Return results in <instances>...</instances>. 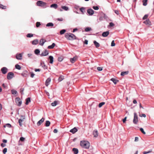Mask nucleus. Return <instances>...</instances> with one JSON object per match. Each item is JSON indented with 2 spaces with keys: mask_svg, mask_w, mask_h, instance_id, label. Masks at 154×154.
Returning a JSON list of instances; mask_svg holds the SVG:
<instances>
[{
  "mask_svg": "<svg viewBox=\"0 0 154 154\" xmlns=\"http://www.w3.org/2000/svg\"><path fill=\"white\" fill-rule=\"evenodd\" d=\"M40 53V51L38 49H35V53L36 54H38Z\"/></svg>",
  "mask_w": 154,
  "mask_h": 154,
  "instance_id": "nucleus-41",
  "label": "nucleus"
},
{
  "mask_svg": "<svg viewBox=\"0 0 154 154\" xmlns=\"http://www.w3.org/2000/svg\"><path fill=\"white\" fill-rule=\"evenodd\" d=\"M15 100L16 104L18 106H20L22 104V101L19 98H16L15 99Z\"/></svg>",
  "mask_w": 154,
  "mask_h": 154,
  "instance_id": "nucleus-5",
  "label": "nucleus"
},
{
  "mask_svg": "<svg viewBox=\"0 0 154 154\" xmlns=\"http://www.w3.org/2000/svg\"><path fill=\"white\" fill-rule=\"evenodd\" d=\"M35 74L33 73H31V75H30V76L32 78H33L34 76L35 75Z\"/></svg>",
  "mask_w": 154,
  "mask_h": 154,
  "instance_id": "nucleus-59",
  "label": "nucleus"
},
{
  "mask_svg": "<svg viewBox=\"0 0 154 154\" xmlns=\"http://www.w3.org/2000/svg\"><path fill=\"white\" fill-rule=\"evenodd\" d=\"M14 76V74L12 72H9L7 75V79L8 80L11 79Z\"/></svg>",
  "mask_w": 154,
  "mask_h": 154,
  "instance_id": "nucleus-6",
  "label": "nucleus"
},
{
  "mask_svg": "<svg viewBox=\"0 0 154 154\" xmlns=\"http://www.w3.org/2000/svg\"><path fill=\"white\" fill-rule=\"evenodd\" d=\"M66 32V30L65 29H62L60 31V35H63Z\"/></svg>",
  "mask_w": 154,
  "mask_h": 154,
  "instance_id": "nucleus-36",
  "label": "nucleus"
},
{
  "mask_svg": "<svg viewBox=\"0 0 154 154\" xmlns=\"http://www.w3.org/2000/svg\"><path fill=\"white\" fill-rule=\"evenodd\" d=\"M29 103V97H28L26 99V105H27Z\"/></svg>",
  "mask_w": 154,
  "mask_h": 154,
  "instance_id": "nucleus-54",
  "label": "nucleus"
},
{
  "mask_svg": "<svg viewBox=\"0 0 154 154\" xmlns=\"http://www.w3.org/2000/svg\"><path fill=\"white\" fill-rule=\"evenodd\" d=\"M143 23L147 26H149L151 24V22L149 21V20H146L143 21Z\"/></svg>",
  "mask_w": 154,
  "mask_h": 154,
  "instance_id": "nucleus-9",
  "label": "nucleus"
},
{
  "mask_svg": "<svg viewBox=\"0 0 154 154\" xmlns=\"http://www.w3.org/2000/svg\"><path fill=\"white\" fill-rule=\"evenodd\" d=\"M91 30V27H88L85 28V31L86 32H88Z\"/></svg>",
  "mask_w": 154,
  "mask_h": 154,
  "instance_id": "nucleus-40",
  "label": "nucleus"
},
{
  "mask_svg": "<svg viewBox=\"0 0 154 154\" xmlns=\"http://www.w3.org/2000/svg\"><path fill=\"white\" fill-rule=\"evenodd\" d=\"M94 45H95V47L97 48H98L100 46V44L97 42L96 41H94Z\"/></svg>",
  "mask_w": 154,
  "mask_h": 154,
  "instance_id": "nucleus-24",
  "label": "nucleus"
},
{
  "mask_svg": "<svg viewBox=\"0 0 154 154\" xmlns=\"http://www.w3.org/2000/svg\"><path fill=\"white\" fill-rule=\"evenodd\" d=\"M148 0H143L142 2H143V5L144 6H146L147 5V2Z\"/></svg>",
  "mask_w": 154,
  "mask_h": 154,
  "instance_id": "nucleus-30",
  "label": "nucleus"
},
{
  "mask_svg": "<svg viewBox=\"0 0 154 154\" xmlns=\"http://www.w3.org/2000/svg\"><path fill=\"white\" fill-rule=\"evenodd\" d=\"M18 122H19V124L20 125V126H22V120H21V119H19V121H18Z\"/></svg>",
  "mask_w": 154,
  "mask_h": 154,
  "instance_id": "nucleus-49",
  "label": "nucleus"
},
{
  "mask_svg": "<svg viewBox=\"0 0 154 154\" xmlns=\"http://www.w3.org/2000/svg\"><path fill=\"white\" fill-rule=\"evenodd\" d=\"M72 151L75 154H77L78 153L79 151L77 149L73 148Z\"/></svg>",
  "mask_w": 154,
  "mask_h": 154,
  "instance_id": "nucleus-27",
  "label": "nucleus"
},
{
  "mask_svg": "<svg viewBox=\"0 0 154 154\" xmlns=\"http://www.w3.org/2000/svg\"><path fill=\"white\" fill-rule=\"evenodd\" d=\"M77 59V57L76 56L72 58H71L70 59V62L72 63H73L75 62Z\"/></svg>",
  "mask_w": 154,
  "mask_h": 154,
  "instance_id": "nucleus-14",
  "label": "nucleus"
},
{
  "mask_svg": "<svg viewBox=\"0 0 154 154\" xmlns=\"http://www.w3.org/2000/svg\"><path fill=\"white\" fill-rule=\"evenodd\" d=\"M138 122V117L137 114L136 112L134 113V118L133 122L134 124H137Z\"/></svg>",
  "mask_w": 154,
  "mask_h": 154,
  "instance_id": "nucleus-4",
  "label": "nucleus"
},
{
  "mask_svg": "<svg viewBox=\"0 0 154 154\" xmlns=\"http://www.w3.org/2000/svg\"><path fill=\"white\" fill-rule=\"evenodd\" d=\"M151 152V151H148V152L144 151L143 152V154H146L148 153H150Z\"/></svg>",
  "mask_w": 154,
  "mask_h": 154,
  "instance_id": "nucleus-56",
  "label": "nucleus"
},
{
  "mask_svg": "<svg viewBox=\"0 0 154 154\" xmlns=\"http://www.w3.org/2000/svg\"><path fill=\"white\" fill-rule=\"evenodd\" d=\"M88 41L87 40H85L84 43L85 44H88Z\"/></svg>",
  "mask_w": 154,
  "mask_h": 154,
  "instance_id": "nucleus-60",
  "label": "nucleus"
},
{
  "mask_svg": "<svg viewBox=\"0 0 154 154\" xmlns=\"http://www.w3.org/2000/svg\"><path fill=\"white\" fill-rule=\"evenodd\" d=\"M63 58L62 57H60L58 58V60L59 61L61 62L62 61Z\"/></svg>",
  "mask_w": 154,
  "mask_h": 154,
  "instance_id": "nucleus-42",
  "label": "nucleus"
},
{
  "mask_svg": "<svg viewBox=\"0 0 154 154\" xmlns=\"http://www.w3.org/2000/svg\"><path fill=\"white\" fill-rule=\"evenodd\" d=\"M15 67L16 69H17L18 70H20L21 68V66H20L18 65V64H17L15 65Z\"/></svg>",
  "mask_w": 154,
  "mask_h": 154,
  "instance_id": "nucleus-32",
  "label": "nucleus"
},
{
  "mask_svg": "<svg viewBox=\"0 0 154 154\" xmlns=\"http://www.w3.org/2000/svg\"><path fill=\"white\" fill-rule=\"evenodd\" d=\"M49 59L50 60V63L51 64L53 63L54 59L53 57L51 56H50L49 57Z\"/></svg>",
  "mask_w": 154,
  "mask_h": 154,
  "instance_id": "nucleus-23",
  "label": "nucleus"
},
{
  "mask_svg": "<svg viewBox=\"0 0 154 154\" xmlns=\"http://www.w3.org/2000/svg\"><path fill=\"white\" fill-rule=\"evenodd\" d=\"M115 45H116L114 43V40L112 41L111 42V46H115Z\"/></svg>",
  "mask_w": 154,
  "mask_h": 154,
  "instance_id": "nucleus-48",
  "label": "nucleus"
},
{
  "mask_svg": "<svg viewBox=\"0 0 154 154\" xmlns=\"http://www.w3.org/2000/svg\"><path fill=\"white\" fill-rule=\"evenodd\" d=\"M108 18L107 16L104 14H101L100 19H106Z\"/></svg>",
  "mask_w": 154,
  "mask_h": 154,
  "instance_id": "nucleus-12",
  "label": "nucleus"
},
{
  "mask_svg": "<svg viewBox=\"0 0 154 154\" xmlns=\"http://www.w3.org/2000/svg\"><path fill=\"white\" fill-rule=\"evenodd\" d=\"M148 16V14H146L145 15V16L143 17V19H146L147 18Z\"/></svg>",
  "mask_w": 154,
  "mask_h": 154,
  "instance_id": "nucleus-51",
  "label": "nucleus"
},
{
  "mask_svg": "<svg viewBox=\"0 0 154 154\" xmlns=\"http://www.w3.org/2000/svg\"><path fill=\"white\" fill-rule=\"evenodd\" d=\"M114 26V24L112 22H111L109 23V26L110 27L113 26Z\"/></svg>",
  "mask_w": 154,
  "mask_h": 154,
  "instance_id": "nucleus-58",
  "label": "nucleus"
},
{
  "mask_svg": "<svg viewBox=\"0 0 154 154\" xmlns=\"http://www.w3.org/2000/svg\"><path fill=\"white\" fill-rule=\"evenodd\" d=\"M6 146V145L5 144H4L3 143H2L1 144V146H2V147H5V146Z\"/></svg>",
  "mask_w": 154,
  "mask_h": 154,
  "instance_id": "nucleus-61",
  "label": "nucleus"
},
{
  "mask_svg": "<svg viewBox=\"0 0 154 154\" xmlns=\"http://www.w3.org/2000/svg\"><path fill=\"white\" fill-rule=\"evenodd\" d=\"M40 25V23L39 22H37L36 23V26L37 27H38Z\"/></svg>",
  "mask_w": 154,
  "mask_h": 154,
  "instance_id": "nucleus-55",
  "label": "nucleus"
},
{
  "mask_svg": "<svg viewBox=\"0 0 154 154\" xmlns=\"http://www.w3.org/2000/svg\"><path fill=\"white\" fill-rule=\"evenodd\" d=\"M129 73L128 71H124L121 72V75L122 76H123L125 75H127Z\"/></svg>",
  "mask_w": 154,
  "mask_h": 154,
  "instance_id": "nucleus-22",
  "label": "nucleus"
},
{
  "mask_svg": "<svg viewBox=\"0 0 154 154\" xmlns=\"http://www.w3.org/2000/svg\"><path fill=\"white\" fill-rule=\"evenodd\" d=\"M111 80L115 84H116L117 82H118L119 81L118 80H117L116 79L114 78H112L111 79Z\"/></svg>",
  "mask_w": 154,
  "mask_h": 154,
  "instance_id": "nucleus-25",
  "label": "nucleus"
},
{
  "mask_svg": "<svg viewBox=\"0 0 154 154\" xmlns=\"http://www.w3.org/2000/svg\"><path fill=\"white\" fill-rule=\"evenodd\" d=\"M55 44L54 43H53L51 45L49 46L48 47V49H53L55 46Z\"/></svg>",
  "mask_w": 154,
  "mask_h": 154,
  "instance_id": "nucleus-28",
  "label": "nucleus"
},
{
  "mask_svg": "<svg viewBox=\"0 0 154 154\" xmlns=\"http://www.w3.org/2000/svg\"><path fill=\"white\" fill-rule=\"evenodd\" d=\"M46 42V40L44 39H41L39 42V44L43 46L45 42Z\"/></svg>",
  "mask_w": 154,
  "mask_h": 154,
  "instance_id": "nucleus-15",
  "label": "nucleus"
},
{
  "mask_svg": "<svg viewBox=\"0 0 154 154\" xmlns=\"http://www.w3.org/2000/svg\"><path fill=\"white\" fill-rule=\"evenodd\" d=\"M7 149L6 148H5L3 150V152L4 154H5V153L7 152Z\"/></svg>",
  "mask_w": 154,
  "mask_h": 154,
  "instance_id": "nucleus-47",
  "label": "nucleus"
},
{
  "mask_svg": "<svg viewBox=\"0 0 154 154\" xmlns=\"http://www.w3.org/2000/svg\"><path fill=\"white\" fill-rule=\"evenodd\" d=\"M24 89L23 88H21L20 89V92L22 94H23V91Z\"/></svg>",
  "mask_w": 154,
  "mask_h": 154,
  "instance_id": "nucleus-62",
  "label": "nucleus"
},
{
  "mask_svg": "<svg viewBox=\"0 0 154 154\" xmlns=\"http://www.w3.org/2000/svg\"><path fill=\"white\" fill-rule=\"evenodd\" d=\"M105 103L104 102H102L100 103L98 105V106L99 108L101 107L103 105H104Z\"/></svg>",
  "mask_w": 154,
  "mask_h": 154,
  "instance_id": "nucleus-37",
  "label": "nucleus"
},
{
  "mask_svg": "<svg viewBox=\"0 0 154 154\" xmlns=\"http://www.w3.org/2000/svg\"><path fill=\"white\" fill-rule=\"evenodd\" d=\"M139 116L140 117H144V118L146 117V115L145 114H140L139 115Z\"/></svg>",
  "mask_w": 154,
  "mask_h": 154,
  "instance_id": "nucleus-52",
  "label": "nucleus"
},
{
  "mask_svg": "<svg viewBox=\"0 0 154 154\" xmlns=\"http://www.w3.org/2000/svg\"><path fill=\"white\" fill-rule=\"evenodd\" d=\"M1 70L3 74H5L7 72V69L6 67H4L1 69Z\"/></svg>",
  "mask_w": 154,
  "mask_h": 154,
  "instance_id": "nucleus-13",
  "label": "nucleus"
},
{
  "mask_svg": "<svg viewBox=\"0 0 154 154\" xmlns=\"http://www.w3.org/2000/svg\"><path fill=\"white\" fill-rule=\"evenodd\" d=\"M22 54H17L16 56V58L17 60H21L22 59Z\"/></svg>",
  "mask_w": 154,
  "mask_h": 154,
  "instance_id": "nucleus-8",
  "label": "nucleus"
},
{
  "mask_svg": "<svg viewBox=\"0 0 154 154\" xmlns=\"http://www.w3.org/2000/svg\"><path fill=\"white\" fill-rule=\"evenodd\" d=\"M38 43V41L37 39H35L32 42V44L33 45H36Z\"/></svg>",
  "mask_w": 154,
  "mask_h": 154,
  "instance_id": "nucleus-26",
  "label": "nucleus"
},
{
  "mask_svg": "<svg viewBox=\"0 0 154 154\" xmlns=\"http://www.w3.org/2000/svg\"><path fill=\"white\" fill-rule=\"evenodd\" d=\"M80 146L82 147L85 149H88L90 146V143L87 141H81L80 143Z\"/></svg>",
  "mask_w": 154,
  "mask_h": 154,
  "instance_id": "nucleus-2",
  "label": "nucleus"
},
{
  "mask_svg": "<svg viewBox=\"0 0 154 154\" xmlns=\"http://www.w3.org/2000/svg\"><path fill=\"white\" fill-rule=\"evenodd\" d=\"M41 66L45 69H47V67L46 65L44 64V63L43 62H41Z\"/></svg>",
  "mask_w": 154,
  "mask_h": 154,
  "instance_id": "nucleus-29",
  "label": "nucleus"
},
{
  "mask_svg": "<svg viewBox=\"0 0 154 154\" xmlns=\"http://www.w3.org/2000/svg\"><path fill=\"white\" fill-rule=\"evenodd\" d=\"M58 5L57 4H54L51 5L50 6V7L51 8H54L55 9L57 8Z\"/></svg>",
  "mask_w": 154,
  "mask_h": 154,
  "instance_id": "nucleus-21",
  "label": "nucleus"
},
{
  "mask_svg": "<svg viewBox=\"0 0 154 154\" xmlns=\"http://www.w3.org/2000/svg\"><path fill=\"white\" fill-rule=\"evenodd\" d=\"M61 8L65 11H67L68 10V8L66 6H62Z\"/></svg>",
  "mask_w": 154,
  "mask_h": 154,
  "instance_id": "nucleus-39",
  "label": "nucleus"
},
{
  "mask_svg": "<svg viewBox=\"0 0 154 154\" xmlns=\"http://www.w3.org/2000/svg\"><path fill=\"white\" fill-rule=\"evenodd\" d=\"M51 81V79L50 78H48L46 80L45 82V85L46 86H48L49 84L50 83Z\"/></svg>",
  "mask_w": 154,
  "mask_h": 154,
  "instance_id": "nucleus-16",
  "label": "nucleus"
},
{
  "mask_svg": "<svg viewBox=\"0 0 154 154\" xmlns=\"http://www.w3.org/2000/svg\"><path fill=\"white\" fill-rule=\"evenodd\" d=\"M57 101H55L53 102L52 103H51V105L52 106H56L57 105Z\"/></svg>",
  "mask_w": 154,
  "mask_h": 154,
  "instance_id": "nucleus-34",
  "label": "nucleus"
},
{
  "mask_svg": "<svg viewBox=\"0 0 154 154\" xmlns=\"http://www.w3.org/2000/svg\"><path fill=\"white\" fill-rule=\"evenodd\" d=\"M93 135L94 137H97L98 136V132L97 131H94L93 132Z\"/></svg>",
  "mask_w": 154,
  "mask_h": 154,
  "instance_id": "nucleus-20",
  "label": "nucleus"
},
{
  "mask_svg": "<svg viewBox=\"0 0 154 154\" xmlns=\"http://www.w3.org/2000/svg\"><path fill=\"white\" fill-rule=\"evenodd\" d=\"M50 122L49 121H47L45 123V126L46 127H48L50 126Z\"/></svg>",
  "mask_w": 154,
  "mask_h": 154,
  "instance_id": "nucleus-31",
  "label": "nucleus"
},
{
  "mask_svg": "<svg viewBox=\"0 0 154 154\" xmlns=\"http://www.w3.org/2000/svg\"><path fill=\"white\" fill-rule=\"evenodd\" d=\"M11 93L13 94H16L17 93V92L16 91L13 89L11 90Z\"/></svg>",
  "mask_w": 154,
  "mask_h": 154,
  "instance_id": "nucleus-38",
  "label": "nucleus"
},
{
  "mask_svg": "<svg viewBox=\"0 0 154 154\" xmlns=\"http://www.w3.org/2000/svg\"><path fill=\"white\" fill-rule=\"evenodd\" d=\"M36 5L38 6L45 8L46 7V3L41 1H38L36 2Z\"/></svg>",
  "mask_w": 154,
  "mask_h": 154,
  "instance_id": "nucleus-3",
  "label": "nucleus"
},
{
  "mask_svg": "<svg viewBox=\"0 0 154 154\" xmlns=\"http://www.w3.org/2000/svg\"><path fill=\"white\" fill-rule=\"evenodd\" d=\"M97 70L98 71H101L103 70V68L102 67H98L97 68Z\"/></svg>",
  "mask_w": 154,
  "mask_h": 154,
  "instance_id": "nucleus-53",
  "label": "nucleus"
},
{
  "mask_svg": "<svg viewBox=\"0 0 154 154\" xmlns=\"http://www.w3.org/2000/svg\"><path fill=\"white\" fill-rule=\"evenodd\" d=\"M138 140V138L137 137H135V141H137Z\"/></svg>",
  "mask_w": 154,
  "mask_h": 154,
  "instance_id": "nucleus-63",
  "label": "nucleus"
},
{
  "mask_svg": "<svg viewBox=\"0 0 154 154\" xmlns=\"http://www.w3.org/2000/svg\"><path fill=\"white\" fill-rule=\"evenodd\" d=\"M58 131H57V130L56 129H55L54 130V133H57V132Z\"/></svg>",
  "mask_w": 154,
  "mask_h": 154,
  "instance_id": "nucleus-64",
  "label": "nucleus"
},
{
  "mask_svg": "<svg viewBox=\"0 0 154 154\" xmlns=\"http://www.w3.org/2000/svg\"><path fill=\"white\" fill-rule=\"evenodd\" d=\"M65 36L68 40H72L76 39V36L73 34L71 33H66L65 34Z\"/></svg>",
  "mask_w": 154,
  "mask_h": 154,
  "instance_id": "nucleus-1",
  "label": "nucleus"
},
{
  "mask_svg": "<svg viewBox=\"0 0 154 154\" xmlns=\"http://www.w3.org/2000/svg\"><path fill=\"white\" fill-rule=\"evenodd\" d=\"M127 117H125L122 120V121H123V122L124 123H125L126 121V119H127Z\"/></svg>",
  "mask_w": 154,
  "mask_h": 154,
  "instance_id": "nucleus-57",
  "label": "nucleus"
},
{
  "mask_svg": "<svg viewBox=\"0 0 154 154\" xmlns=\"http://www.w3.org/2000/svg\"><path fill=\"white\" fill-rule=\"evenodd\" d=\"M109 31L104 32L102 34V36L104 37L107 36L109 34Z\"/></svg>",
  "mask_w": 154,
  "mask_h": 154,
  "instance_id": "nucleus-17",
  "label": "nucleus"
},
{
  "mask_svg": "<svg viewBox=\"0 0 154 154\" xmlns=\"http://www.w3.org/2000/svg\"><path fill=\"white\" fill-rule=\"evenodd\" d=\"M54 26V24L52 23H49L46 25L47 26Z\"/></svg>",
  "mask_w": 154,
  "mask_h": 154,
  "instance_id": "nucleus-33",
  "label": "nucleus"
},
{
  "mask_svg": "<svg viewBox=\"0 0 154 154\" xmlns=\"http://www.w3.org/2000/svg\"><path fill=\"white\" fill-rule=\"evenodd\" d=\"M45 120V119L42 118L40 120L38 121L37 123V125L39 126L44 122Z\"/></svg>",
  "mask_w": 154,
  "mask_h": 154,
  "instance_id": "nucleus-11",
  "label": "nucleus"
},
{
  "mask_svg": "<svg viewBox=\"0 0 154 154\" xmlns=\"http://www.w3.org/2000/svg\"><path fill=\"white\" fill-rule=\"evenodd\" d=\"M87 12L89 15H92L94 14V11L91 9H88L87 10Z\"/></svg>",
  "mask_w": 154,
  "mask_h": 154,
  "instance_id": "nucleus-7",
  "label": "nucleus"
},
{
  "mask_svg": "<svg viewBox=\"0 0 154 154\" xmlns=\"http://www.w3.org/2000/svg\"><path fill=\"white\" fill-rule=\"evenodd\" d=\"M140 130L142 132V133L143 134H146V132L144 131V130L143 128H140Z\"/></svg>",
  "mask_w": 154,
  "mask_h": 154,
  "instance_id": "nucleus-44",
  "label": "nucleus"
},
{
  "mask_svg": "<svg viewBox=\"0 0 154 154\" xmlns=\"http://www.w3.org/2000/svg\"><path fill=\"white\" fill-rule=\"evenodd\" d=\"M77 131V129L75 127L71 129L70 131V132L72 133L73 134H74V133H75Z\"/></svg>",
  "mask_w": 154,
  "mask_h": 154,
  "instance_id": "nucleus-19",
  "label": "nucleus"
},
{
  "mask_svg": "<svg viewBox=\"0 0 154 154\" xmlns=\"http://www.w3.org/2000/svg\"><path fill=\"white\" fill-rule=\"evenodd\" d=\"M86 8L85 7H82L80 8V10L83 14L86 12Z\"/></svg>",
  "mask_w": 154,
  "mask_h": 154,
  "instance_id": "nucleus-18",
  "label": "nucleus"
},
{
  "mask_svg": "<svg viewBox=\"0 0 154 154\" xmlns=\"http://www.w3.org/2000/svg\"><path fill=\"white\" fill-rule=\"evenodd\" d=\"M93 8L95 10H98L99 8L97 6H93Z\"/></svg>",
  "mask_w": 154,
  "mask_h": 154,
  "instance_id": "nucleus-46",
  "label": "nucleus"
},
{
  "mask_svg": "<svg viewBox=\"0 0 154 154\" xmlns=\"http://www.w3.org/2000/svg\"><path fill=\"white\" fill-rule=\"evenodd\" d=\"M49 54V52L47 50H45V51L42 52L41 54V56H45L48 55Z\"/></svg>",
  "mask_w": 154,
  "mask_h": 154,
  "instance_id": "nucleus-10",
  "label": "nucleus"
},
{
  "mask_svg": "<svg viewBox=\"0 0 154 154\" xmlns=\"http://www.w3.org/2000/svg\"><path fill=\"white\" fill-rule=\"evenodd\" d=\"M64 79V76L63 75L60 76L58 79V81L60 82Z\"/></svg>",
  "mask_w": 154,
  "mask_h": 154,
  "instance_id": "nucleus-35",
  "label": "nucleus"
},
{
  "mask_svg": "<svg viewBox=\"0 0 154 154\" xmlns=\"http://www.w3.org/2000/svg\"><path fill=\"white\" fill-rule=\"evenodd\" d=\"M0 8L2 9H5L6 8V6H4L2 4H0Z\"/></svg>",
  "mask_w": 154,
  "mask_h": 154,
  "instance_id": "nucleus-43",
  "label": "nucleus"
},
{
  "mask_svg": "<svg viewBox=\"0 0 154 154\" xmlns=\"http://www.w3.org/2000/svg\"><path fill=\"white\" fill-rule=\"evenodd\" d=\"M6 126L8 128H10L11 127V125L10 124H6L4 126V127H5Z\"/></svg>",
  "mask_w": 154,
  "mask_h": 154,
  "instance_id": "nucleus-45",
  "label": "nucleus"
},
{
  "mask_svg": "<svg viewBox=\"0 0 154 154\" xmlns=\"http://www.w3.org/2000/svg\"><path fill=\"white\" fill-rule=\"evenodd\" d=\"M24 140H25V138L23 137H22L20 138V141H21L22 142H23V141H24Z\"/></svg>",
  "mask_w": 154,
  "mask_h": 154,
  "instance_id": "nucleus-50",
  "label": "nucleus"
}]
</instances>
